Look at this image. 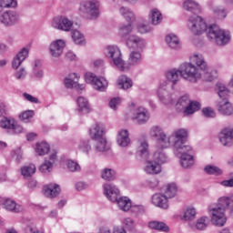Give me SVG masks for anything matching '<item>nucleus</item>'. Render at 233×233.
I'll list each match as a JSON object with an SVG mask.
<instances>
[{"label": "nucleus", "mask_w": 233, "mask_h": 233, "mask_svg": "<svg viewBox=\"0 0 233 233\" xmlns=\"http://www.w3.org/2000/svg\"><path fill=\"white\" fill-rule=\"evenodd\" d=\"M189 61L180 65L178 69L171 68L165 72V77L172 84V88L181 77L190 83H198L199 79L210 82L218 77V70L208 66L203 55L194 53L189 56Z\"/></svg>", "instance_id": "obj_1"}, {"label": "nucleus", "mask_w": 233, "mask_h": 233, "mask_svg": "<svg viewBox=\"0 0 233 233\" xmlns=\"http://www.w3.org/2000/svg\"><path fill=\"white\" fill-rule=\"evenodd\" d=\"M226 210L233 213V194L223 196L218 199V203L210 204L208 207V213L215 227H225L227 224Z\"/></svg>", "instance_id": "obj_2"}, {"label": "nucleus", "mask_w": 233, "mask_h": 233, "mask_svg": "<svg viewBox=\"0 0 233 233\" xmlns=\"http://www.w3.org/2000/svg\"><path fill=\"white\" fill-rule=\"evenodd\" d=\"M188 137V131L185 128L176 129L170 136L163 133L159 138L157 139V148H168L173 143L174 152L179 150V146L185 143Z\"/></svg>", "instance_id": "obj_3"}, {"label": "nucleus", "mask_w": 233, "mask_h": 233, "mask_svg": "<svg viewBox=\"0 0 233 233\" xmlns=\"http://www.w3.org/2000/svg\"><path fill=\"white\" fill-rule=\"evenodd\" d=\"M207 37L217 46H227L232 39L230 31L222 29L218 25H211L208 28Z\"/></svg>", "instance_id": "obj_4"}, {"label": "nucleus", "mask_w": 233, "mask_h": 233, "mask_svg": "<svg viewBox=\"0 0 233 233\" xmlns=\"http://www.w3.org/2000/svg\"><path fill=\"white\" fill-rule=\"evenodd\" d=\"M104 55L107 59L113 62L114 66L120 72H127L128 70V64L123 60V54L121 49L116 46H107L104 49Z\"/></svg>", "instance_id": "obj_5"}, {"label": "nucleus", "mask_w": 233, "mask_h": 233, "mask_svg": "<svg viewBox=\"0 0 233 233\" xmlns=\"http://www.w3.org/2000/svg\"><path fill=\"white\" fill-rule=\"evenodd\" d=\"M99 6L101 4L98 0L84 1L80 4L78 12L85 19H97L99 17Z\"/></svg>", "instance_id": "obj_6"}, {"label": "nucleus", "mask_w": 233, "mask_h": 233, "mask_svg": "<svg viewBox=\"0 0 233 233\" xmlns=\"http://www.w3.org/2000/svg\"><path fill=\"white\" fill-rule=\"evenodd\" d=\"M176 108L178 112L183 111L185 116H191L194 112H198L201 108V104L198 101H190L188 95L180 96L176 104Z\"/></svg>", "instance_id": "obj_7"}, {"label": "nucleus", "mask_w": 233, "mask_h": 233, "mask_svg": "<svg viewBox=\"0 0 233 233\" xmlns=\"http://www.w3.org/2000/svg\"><path fill=\"white\" fill-rule=\"evenodd\" d=\"M192 152V147L185 145V142H182L178 149L174 151L176 156H180V165L183 168H190V167H194L195 161Z\"/></svg>", "instance_id": "obj_8"}, {"label": "nucleus", "mask_w": 233, "mask_h": 233, "mask_svg": "<svg viewBox=\"0 0 233 233\" xmlns=\"http://www.w3.org/2000/svg\"><path fill=\"white\" fill-rule=\"evenodd\" d=\"M187 27L190 32L196 35H199L204 32H206V34L208 32L207 23L203 18H201V16L198 15H193L188 19Z\"/></svg>", "instance_id": "obj_9"}, {"label": "nucleus", "mask_w": 233, "mask_h": 233, "mask_svg": "<svg viewBox=\"0 0 233 233\" xmlns=\"http://www.w3.org/2000/svg\"><path fill=\"white\" fill-rule=\"evenodd\" d=\"M85 79L86 82L92 85L93 88L98 92H105L108 88V81L105 77H97L94 73H86Z\"/></svg>", "instance_id": "obj_10"}, {"label": "nucleus", "mask_w": 233, "mask_h": 233, "mask_svg": "<svg viewBox=\"0 0 233 233\" xmlns=\"http://www.w3.org/2000/svg\"><path fill=\"white\" fill-rule=\"evenodd\" d=\"M51 25L56 30H62L63 32H70L74 26V22L66 16H56L52 20Z\"/></svg>", "instance_id": "obj_11"}, {"label": "nucleus", "mask_w": 233, "mask_h": 233, "mask_svg": "<svg viewBox=\"0 0 233 233\" xmlns=\"http://www.w3.org/2000/svg\"><path fill=\"white\" fill-rule=\"evenodd\" d=\"M126 45L129 50L143 51L147 47V40L141 36L131 35L127 38Z\"/></svg>", "instance_id": "obj_12"}, {"label": "nucleus", "mask_w": 233, "mask_h": 233, "mask_svg": "<svg viewBox=\"0 0 233 233\" xmlns=\"http://www.w3.org/2000/svg\"><path fill=\"white\" fill-rule=\"evenodd\" d=\"M168 86V81H162L157 89V96L160 101L164 103V105H171L174 103V99H172V95L168 93L167 90Z\"/></svg>", "instance_id": "obj_13"}, {"label": "nucleus", "mask_w": 233, "mask_h": 233, "mask_svg": "<svg viewBox=\"0 0 233 233\" xmlns=\"http://www.w3.org/2000/svg\"><path fill=\"white\" fill-rule=\"evenodd\" d=\"M218 139L223 147H232L233 145V127H226L221 129Z\"/></svg>", "instance_id": "obj_14"}, {"label": "nucleus", "mask_w": 233, "mask_h": 233, "mask_svg": "<svg viewBox=\"0 0 233 233\" xmlns=\"http://www.w3.org/2000/svg\"><path fill=\"white\" fill-rule=\"evenodd\" d=\"M65 46H66V43L63 39H57V40L53 41L49 45L50 56H52L55 58L61 57V56H63Z\"/></svg>", "instance_id": "obj_15"}, {"label": "nucleus", "mask_w": 233, "mask_h": 233, "mask_svg": "<svg viewBox=\"0 0 233 233\" xmlns=\"http://www.w3.org/2000/svg\"><path fill=\"white\" fill-rule=\"evenodd\" d=\"M132 119L133 121H137L138 125H145L146 123H148V119H150V113L147 108L139 106L135 109Z\"/></svg>", "instance_id": "obj_16"}, {"label": "nucleus", "mask_w": 233, "mask_h": 233, "mask_svg": "<svg viewBox=\"0 0 233 233\" xmlns=\"http://www.w3.org/2000/svg\"><path fill=\"white\" fill-rule=\"evenodd\" d=\"M19 22V15L15 11H5L0 15V23L5 26H14Z\"/></svg>", "instance_id": "obj_17"}, {"label": "nucleus", "mask_w": 233, "mask_h": 233, "mask_svg": "<svg viewBox=\"0 0 233 233\" xmlns=\"http://www.w3.org/2000/svg\"><path fill=\"white\" fill-rule=\"evenodd\" d=\"M103 188L106 198L112 203H116L120 194L119 188H117L116 185L110 183L104 184Z\"/></svg>", "instance_id": "obj_18"}, {"label": "nucleus", "mask_w": 233, "mask_h": 233, "mask_svg": "<svg viewBox=\"0 0 233 233\" xmlns=\"http://www.w3.org/2000/svg\"><path fill=\"white\" fill-rule=\"evenodd\" d=\"M89 137L94 141L103 139L105 137V126L101 123H96L89 128Z\"/></svg>", "instance_id": "obj_19"}, {"label": "nucleus", "mask_w": 233, "mask_h": 233, "mask_svg": "<svg viewBox=\"0 0 233 233\" xmlns=\"http://www.w3.org/2000/svg\"><path fill=\"white\" fill-rule=\"evenodd\" d=\"M152 204L158 208L167 210L168 208V198L163 194H155L152 197Z\"/></svg>", "instance_id": "obj_20"}, {"label": "nucleus", "mask_w": 233, "mask_h": 233, "mask_svg": "<svg viewBox=\"0 0 233 233\" xmlns=\"http://www.w3.org/2000/svg\"><path fill=\"white\" fill-rule=\"evenodd\" d=\"M3 207L5 208V210H8L9 212H23L25 210V207H23L21 204L15 203L13 199L5 198L3 202Z\"/></svg>", "instance_id": "obj_21"}, {"label": "nucleus", "mask_w": 233, "mask_h": 233, "mask_svg": "<svg viewBox=\"0 0 233 233\" xmlns=\"http://www.w3.org/2000/svg\"><path fill=\"white\" fill-rule=\"evenodd\" d=\"M116 143L118 147H128L130 145V135L128 134V130L121 129L118 131L116 137Z\"/></svg>", "instance_id": "obj_22"}, {"label": "nucleus", "mask_w": 233, "mask_h": 233, "mask_svg": "<svg viewBox=\"0 0 233 233\" xmlns=\"http://www.w3.org/2000/svg\"><path fill=\"white\" fill-rule=\"evenodd\" d=\"M144 171L146 172V174H150L152 176L156 174H160L161 165L156 162L155 160L147 161L144 167Z\"/></svg>", "instance_id": "obj_23"}, {"label": "nucleus", "mask_w": 233, "mask_h": 233, "mask_svg": "<svg viewBox=\"0 0 233 233\" xmlns=\"http://www.w3.org/2000/svg\"><path fill=\"white\" fill-rule=\"evenodd\" d=\"M59 192H61V188L57 184H49L44 187V196H46V198H56L59 196Z\"/></svg>", "instance_id": "obj_24"}, {"label": "nucleus", "mask_w": 233, "mask_h": 233, "mask_svg": "<svg viewBox=\"0 0 233 233\" xmlns=\"http://www.w3.org/2000/svg\"><path fill=\"white\" fill-rule=\"evenodd\" d=\"M115 203H116L119 210L123 212H128V210L132 208V200H130L128 197H118L116 200H115Z\"/></svg>", "instance_id": "obj_25"}, {"label": "nucleus", "mask_w": 233, "mask_h": 233, "mask_svg": "<svg viewBox=\"0 0 233 233\" xmlns=\"http://www.w3.org/2000/svg\"><path fill=\"white\" fill-rule=\"evenodd\" d=\"M142 61L141 51L133 50L129 54L127 66H137V65H141Z\"/></svg>", "instance_id": "obj_26"}, {"label": "nucleus", "mask_w": 233, "mask_h": 233, "mask_svg": "<svg viewBox=\"0 0 233 233\" xmlns=\"http://www.w3.org/2000/svg\"><path fill=\"white\" fill-rule=\"evenodd\" d=\"M148 17L151 25H154V26L161 25L163 21V15L161 14V11H159V9L157 8L151 9Z\"/></svg>", "instance_id": "obj_27"}, {"label": "nucleus", "mask_w": 233, "mask_h": 233, "mask_svg": "<svg viewBox=\"0 0 233 233\" xmlns=\"http://www.w3.org/2000/svg\"><path fill=\"white\" fill-rule=\"evenodd\" d=\"M79 75L76 73L68 74L64 79V85L66 88H74L77 86V81H79Z\"/></svg>", "instance_id": "obj_28"}, {"label": "nucleus", "mask_w": 233, "mask_h": 233, "mask_svg": "<svg viewBox=\"0 0 233 233\" xmlns=\"http://www.w3.org/2000/svg\"><path fill=\"white\" fill-rule=\"evenodd\" d=\"M153 160L161 166L168 161V156H167V153H165V149L157 147L153 154Z\"/></svg>", "instance_id": "obj_29"}, {"label": "nucleus", "mask_w": 233, "mask_h": 233, "mask_svg": "<svg viewBox=\"0 0 233 233\" xmlns=\"http://www.w3.org/2000/svg\"><path fill=\"white\" fill-rule=\"evenodd\" d=\"M166 43L169 48H173L174 50L181 48V41H179V37L174 34L166 35Z\"/></svg>", "instance_id": "obj_30"}, {"label": "nucleus", "mask_w": 233, "mask_h": 233, "mask_svg": "<svg viewBox=\"0 0 233 233\" xmlns=\"http://www.w3.org/2000/svg\"><path fill=\"white\" fill-rule=\"evenodd\" d=\"M133 86L134 83L132 82V79L125 75L120 76L117 79V86L122 90H128V88H132Z\"/></svg>", "instance_id": "obj_31"}, {"label": "nucleus", "mask_w": 233, "mask_h": 233, "mask_svg": "<svg viewBox=\"0 0 233 233\" xmlns=\"http://www.w3.org/2000/svg\"><path fill=\"white\" fill-rule=\"evenodd\" d=\"M76 103L78 106V112H80V114H88V112H90V104L86 98L79 96L76 100Z\"/></svg>", "instance_id": "obj_32"}, {"label": "nucleus", "mask_w": 233, "mask_h": 233, "mask_svg": "<svg viewBox=\"0 0 233 233\" xmlns=\"http://www.w3.org/2000/svg\"><path fill=\"white\" fill-rule=\"evenodd\" d=\"M137 156H140L142 159H147L148 156L150 154V151L148 150V142L146 140L140 141V144L137 150Z\"/></svg>", "instance_id": "obj_33"}, {"label": "nucleus", "mask_w": 233, "mask_h": 233, "mask_svg": "<svg viewBox=\"0 0 233 233\" xmlns=\"http://www.w3.org/2000/svg\"><path fill=\"white\" fill-rule=\"evenodd\" d=\"M35 152L36 156H46V154L50 152V145L45 141L37 142L35 144Z\"/></svg>", "instance_id": "obj_34"}, {"label": "nucleus", "mask_w": 233, "mask_h": 233, "mask_svg": "<svg viewBox=\"0 0 233 233\" xmlns=\"http://www.w3.org/2000/svg\"><path fill=\"white\" fill-rule=\"evenodd\" d=\"M77 149L80 152H83V154H90V151L92 150V145H90V139H81L77 143Z\"/></svg>", "instance_id": "obj_35"}, {"label": "nucleus", "mask_w": 233, "mask_h": 233, "mask_svg": "<svg viewBox=\"0 0 233 233\" xmlns=\"http://www.w3.org/2000/svg\"><path fill=\"white\" fill-rule=\"evenodd\" d=\"M183 6H184L185 10H187V12H193L194 14H199V12H201L199 4H198L192 0L185 1Z\"/></svg>", "instance_id": "obj_36"}, {"label": "nucleus", "mask_w": 233, "mask_h": 233, "mask_svg": "<svg viewBox=\"0 0 233 233\" xmlns=\"http://www.w3.org/2000/svg\"><path fill=\"white\" fill-rule=\"evenodd\" d=\"M215 90L220 99H226L228 94H230V91L223 83H217Z\"/></svg>", "instance_id": "obj_37"}, {"label": "nucleus", "mask_w": 233, "mask_h": 233, "mask_svg": "<svg viewBox=\"0 0 233 233\" xmlns=\"http://www.w3.org/2000/svg\"><path fill=\"white\" fill-rule=\"evenodd\" d=\"M218 112L222 114V116H232L233 106L230 104V102H224L223 104H219Z\"/></svg>", "instance_id": "obj_38"}, {"label": "nucleus", "mask_w": 233, "mask_h": 233, "mask_svg": "<svg viewBox=\"0 0 233 233\" xmlns=\"http://www.w3.org/2000/svg\"><path fill=\"white\" fill-rule=\"evenodd\" d=\"M35 170H36L35 165L29 164L27 166H24L21 168V174L26 179L28 177H32V176L35 174Z\"/></svg>", "instance_id": "obj_39"}, {"label": "nucleus", "mask_w": 233, "mask_h": 233, "mask_svg": "<svg viewBox=\"0 0 233 233\" xmlns=\"http://www.w3.org/2000/svg\"><path fill=\"white\" fill-rule=\"evenodd\" d=\"M100 174L104 181H114L116 179V171L112 168L106 167L101 170Z\"/></svg>", "instance_id": "obj_40"}, {"label": "nucleus", "mask_w": 233, "mask_h": 233, "mask_svg": "<svg viewBox=\"0 0 233 233\" xmlns=\"http://www.w3.org/2000/svg\"><path fill=\"white\" fill-rule=\"evenodd\" d=\"M209 223H210V220L208 219V217H200L196 221L195 228L197 230H207Z\"/></svg>", "instance_id": "obj_41"}, {"label": "nucleus", "mask_w": 233, "mask_h": 233, "mask_svg": "<svg viewBox=\"0 0 233 233\" xmlns=\"http://www.w3.org/2000/svg\"><path fill=\"white\" fill-rule=\"evenodd\" d=\"M148 227L153 230H159L160 232H168L169 230L168 226H167V224L159 221H151L148 223Z\"/></svg>", "instance_id": "obj_42"}, {"label": "nucleus", "mask_w": 233, "mask_h": 233, "mask_svg": "<svg viewBox=\"0 0 233 233\" xmlns=\"http://www.w3.org/2000/svg\"><path fill=\"white\" fill-rule=\"evenodd\" d=\"M71 37L76 45H85V43H86L85 35L80 33L78 30H73L71 33Z\"/></svg>", "instance_id": "obj_43"}, {"label": "nucleus", "mask_w": 233, "mask_h": 233, "mask_svg": "<svg viewBox=\"0 0 233 233\" xmlns=\"http://www.w3.org/2000/svg\"><path fill=\"white\" fill-rule=\"evenodd\" d=\"M177 194V186L175 183L167 184L165 189V196L168 199L175 198Z\"/></svg>", "instance_id": "obj_44"}, {"label": "nucleus", "mask_w": 233, "mask_h": 233, "mask_svg": "<svg viewBox=\"0 0 233 233\" xmlns=\"http://www.w3.org/2000/svg\"><path fill=\"white\" fill-rule=\"evenodd\" d=\"M204 171L206 174H209L210 176H222L223 170L218 167L208 165L204 167Z\"/></svg>", "instance_id": "obj_45"}, {"label": "nucleus", "mask_w": 233, "mask_h": 233, "mask_svg": "<svg viewBox=\"0 0 233 233\" xmlns=\"http://www.w3.org/2000/svg\"><path fill=\"white\" fill-rule=\"evenodd\" d=\"M15 122V120L14 118L4 117L0 120V128H4L5 130H12Z\"/></svg>", "instance_id": "obj_46"}, {"label": "nucleus", "mask_w": 233, "mask_h": 233, "mask_svg": "<svg viewBox=\"0 0 233 233\" xmlns=\"http://www.w3.org/2000/svg\"><path fill=\"white\" fill-rule=\"evenodd\" d=\"M163 134H165V131H163V128L159 126H153L149 129L150 137H154L155 139L159 138Z\"/></svg>", "instance_id": "obj_47"}, {"label": "nucleus", "mask_w": 233, "mask_h": 233, "mask_svg": "<svg viewBox=\"0 0 233 233\" xmlns=\"http://www.w3.org/2000/svg\"><path fill=\"white\" fill-rule=\"evenodd\" d=\"M34 116H35V112H34V110H26L20 114L19 117L24 123H30V121L34 119Z\"/></svg>", "instance_id": "obj_48"}, {"label": "nucleus", "mask_w": 233, "mask_h": 233, "mask_svg": "<svg viewBox=\"0 0 233 233\" xmlns=\"http://www.w3.org/2000/svg\"><path fill=\"white\" fill-rule=\"evenodd\" d=\"M66 165L69 172H81V166L76 161L68 159L66 160Z\"/></svg>", "instance_id": "obj_49"}, {"label": "nucleus", "mask_w": 233, "mask_h": 233, "mask_svg": "<svg viewBox=\"0 0 233 233\" xmlns=\"http://www.w3.org/2000/svg\"><path fill=\"white\" fill-rule=\"evenodd\" d=\"M183 219H184V221H192V220L196 219V208H187L184 211Z\"/></svg>", "instance_id": "obj_50"}, {"label": "nucleus", "mask_w": 233, "mask_h": 233, "mask_svg": "<svg viewBox=\"0 0 233 233\" xmlns=\"http://www.w3.org/2000/svg\"><path fill=\"white\" fill-rule=\"evenodd\" d=\"M119 13L125 17L126 21H132V19H134V12L128 7H120Z\"/></svg>", "instance_id": "obj_51"}, {"label": "nucleus", "mask_w": 233, "mask_h": 233, "mask_svg": "<svg viewBox=\"0 0 233 233\" xmlns=\"http://www.w3.org/2000/svg\"><path fill=\"white\" fill-rule=\"evenodd\" d=\"M96 150L97 152H106L108 150V146L106 145V138H100L96 140Z\"/></svg>", "instance_id": "obj_52"}, {"label": "nucleus", "mask_w": 233, "mask_h": 233, "mask_svg": "<svg viewBox=\"0 0 233 233\" xmlns=\"http://www.w3.org/2000/svg\"><path fill=\"white\" fill-rule=\"evenodd\" d=\"M33 74L35 77H36L37 79H42L43 76H45V72L41 69V62L39 61L35 62Z\"/></svg>", "instance_id": "obj_53"}, {"label": "nucleus", "mask_w": 233, "mask_h": 233, "mask_svg": "<svg viewBox=\"0 0 233 233\" xmlns=\"http://www.w3.org/2000/svg\"><path fill=\"white\" fill-rule=\"evenodd\" d=\"M52 168H54V164L50 163L48 159H46L45 162L39 167V170L43 174H48L52 172Z\"/></svg>", "instance_id": "obj_54"}, {"label": "nucleus", "mask_w": 233, "mask_h": 233, "mask_svg": "<svg viewBox=\"0 0 233 233\" xmlns=\"http://www.w3.org/2000/svg\"><path fill=\"white\" fill-rule=\"evenodd\" d=\"M0 3L4 8H15L17 6L16 0H0Z\"/></svg>", "instance_id": "obj_55"}, {"label": "nucleus", "mask_w": 233, "mask_h": 233, "mask_svg": "<svg viewBox=\"0 0 233 233\" xmlns=\"http://www.w3.org/2000/svg\"><path fill=\"white\" fill-rule=\"evenodd\" d=\"M132 32V25L128 24L127 25L121 26L119 28V35L121 37H125L126 35H128Z\"/></svg>", "instance_id": "obj_56"}, {"label": "nucleus", "mask_w": 233, "mask_h": 233, "mask_svg": "<svg viewBox=\"0 0 233 233\" xmlns=\"http://www.w3.org/2000/svg\"><path fill=\"white\" fill-rule=\"evenodd\" d=\"M30 50L27 47H23L16 55L17 58L20 61H25V59H26V57H28V54H29Z\"/></svg>", "instance_id": "obj_57"}, {"label": "nucleus", "mask_w": 233, "mask_h": 233, "mask_svg": "<svg viewBox=\"0 0 233 233\" xmlns=\"http://www.w3.org/2000/svg\"><path fill=\"white\" fill-rule=\"evenodd\" d=\"M214 14L218 19H225L227 17V10L223 7H217L214 9Z\"/></svg>", "instance_id": "obj_58"}, {"label": "nucleus", "mask_w": 233, "mask_h": 233, "mask_svg": "<svg viewBox=\"0 0 233 233\" xmlns=\"http://www.w3.org/2000/svg\"><path fill=\"white\" fill-rule=\"evenodd\" d=\"M119 105H121L120 97H114L109 101V107L112 108V110H117Z\"/></svg>", "instance_id": "obj_59"}, {"label": "nucleus", "mask_w": 233, "mask_h": 233, "mask_svg": "<svg viewBox=\"0 0 233 233\" xmlns=\"http://www.w3.org/2000/svg\"><path fill=\"white\" fill-rule=\"evenodd\" d=\"M137 30L140 34H147V32H151L152 27L150 26V25L139 24L137 26Z\"/></svg>", "instance_id": "obj_60"}, {"label": "nucleus", "mask_w": 233, "mask_h": 233, "mask_svg": "<svg viewBox=\"0 0 233 233\" xmlns=\"http://www.w3.org/2000/svg\"><path fill=\"white\" fill-rule=\"evenodd\" d=\"M202 114L205 117H215L216 116V111L212 109L211 107H204L202 109Z\"/></svg>", "instance_id": "obj_61"}, {"label": "nucleus", "mask_w": 233, "mask_h": 233, "mask_svg": "<svg viewBox=\"0 0 233 233\" xmlns=\"http://www.w3.org/2000/svg\"><path fill=\"white\" fill-rule=\"evenodd\" d=\"M123 224L128 228V230H134V227H136V223L134 219L130 218H127L123 220Z\"/></svg>", "instance_id": "obj_62"}, {"label": "nucleus", "mask_w": 233, "mask_h": 233, "mask_svg": "<svg viewBox=\"0 0 233 233\" xmlns=\"http://www.w3.org/2000/svg\"><path fill=\"white\" fill-rule=\"evenodd\" d=\"M15 77L18 80L25 79V77H26V70L25 69V67H22L18 71H16L15 74Z\"/></svg>", "instance_id": "obj_63"}, {"label": "nucleus", "mask_w": 233, "mask_h": 233, "mask_svg": "<svg viewBox=\"0 0 233 233\" xmlns=\"http://www.w3.org/2000/svg\"><path fill=\"white\" fill-rule=\"evenodd\" d=\"M23 97L25 99V101H29V103H35L37 104L39 103V99L28 93H24Z\"/></svg>", "instance_id": "obj_64"}]
</instances>
